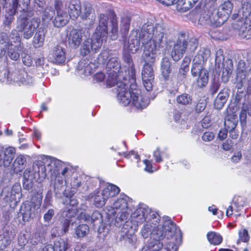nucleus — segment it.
Returning <instances> with one entry per match:
<instances>
[{
	"label": "nucleus",
	"mask_w": 251,
	"mask_h": 251,
	"mask_svg": "<svg viewBox=\"0 0 251 251\" xmlns=\"http://www.w3.org/2000/svg\"><path fill=\"white\" fill-rule=\"evenodd\" d=\"M185 43V33H180L171 52V56L174 61L179 60L186 52Z\"/></svg>",
	"instance_id": "11"
},
{
	"label": "nucleus",
	"mask_w": 251,
	"mask_h": 251,
	"mask_svg": "<svg viewBox=\"0 0 251 251\" xmlns=\"http://www.w3.org/2000/svg\"><path fill=\"white\" fill-rule=\"evenodd\" d=\"M164 155L163 152H161L158 149H157L153 152V157H154L155 161L157 163L161 162L163 161L162 157Z\"/></svg>",
	"instance_id": "60"
},
{
	"label": "nucleus",
	"mask_w": 251,
	"mask_h": 251,
	"mask_svg": "<svg viewBox=\"0 0 251 251\" xmlns=\"http://www.w3.org/2000/svg\"><path fill=\"white\" fill-rule=\"evenodd\" d=\"M191 74L193 77L198 76L197 84L200 87H205L208 81V73L205 68H192Z\"/></svg>",
	"instance_id": "18"
},
{
	"label": "nucleus",
	"mask_w": 251,
	"mask_h": 251,
	"mask_svg": "<svg viewBox=\"0 0 251 251\" xmlns=\"http://www.w3.org/2000/svg\"><path fill=\"white\" fill-rule=\"evenodd\" d=\"M123 59L130 69L131 78L128 80L124 77L123 81L117 82L116 89L118 100L124 106H127L131 103L137 109L144 108L149 104V100L137 87L135 70L131 56L128 53H125Z\"/></svg>",
	"instance_id": "2"
},
{
	"label": "nucleus",
	"mask_w": 251,
	"mask_h": 251,
	"mask_svg": "<svg viewBox=\"0 0 251 251\" xmlns=\"http://www.w3.org/2000/svg\"><path fill=\"white\" fill-rule=\"evenodd\" d=\"M68 243L63 239L55 241L52 246V251H65L67 249Z\"/></svg>",
	"instance_id": "45"
},
{
	"label": "nucleus",
	"mask_w": 251,
	"mask_h": 251,
	"mask_svg": "<svg viewBox=\"0 0 251 251\" xmlns=\"http://www.w3.org/2000/svg\"><path fill=\"white\" fill-rule=\"evenodd\" d=\"M111 32L113 34V39H115L117 37L118 33V24L117 20L115 17V15H113L112 18L111 20Z\"/></svg>",
	"instance_id": "50"
},
{
	"label": "nucleus",
	"mask_w": 251,
	"mask_h": 251,
	"mask_svg": "<svg viewBox=\"0 0 251 251\" xmlns=\"http://www.w3.org/2000/svg\"><path fill=\"white\" fill-rule=\"evenodd\" d=\"M54 6L57 12V15L53 21V24L54 25L57 27L64 26L69 21V16L66 11L62 10V2L61 1H55Z\"/></svg>",
	"instance_id": "12"
},
{
	"label": "nucleus",
	"mask_w": 251,
	"mask_h": 251,
	"mask_svg": "<svg viewBox=\"0 0 251 251\" xmlns=\"http://www.w3.org/2000/svg\"><path fill=\"white\" fill-rule=\"evenodd\" d=\"M30 0H9V4L17 10L21 8L22 14H24L27 11H32L28 8Z\"/></svg>",
	"instance_id": "28"
},
{
	"label": "nucleus",
	"mask_w": 251,
	"mask_h": 251,
	"mask_svg": "<svg viewBox=\"0 0 251 251\" xmlns=\"http://www.w3.org/2000/svg\"><path fill=\"white\" fill-rule=\"evenodd\" d=\"M108 17L101 14L99 16V24L90 38L85 40L80 48V53L83 56L87 55L91 52H97L102 46V36L107 34Z\"/></svg>",
	"instance_id": "4"
},
{
	"label": "nucleus",
	"mask_w": 251,
	"mask_h": 251,
	"mask_svg": "<svg viewBox=\"0 0 251 251\" xmlns=\"http://www.w3.org/2000/svg\"><path fill=\"white\" fill-rule=\"evenodd\" d=\"M152 221V223L156 225L160 221L158 213L148 207H140L137 208L131 215V221L128 222L126 229L124 228L123 232L126 235H131L137 230L139 225L144 222L147 223Z\"/></svg>",
	"instance_id": "5"
},
{
	"label": "nucleus",
	"mask_w": 251,
	"mask_h": 251,
	"mask_svg": "<svg viewBox=\"0 0 251 251\" xmlns=\"http://www.w3.org/2000/svg\"><path fill=\"white\" fill-rule=\"evenodd\" d=\"M45 37V32L44 29L41 27L39 28L32 40V44L34 47L39 48L42 47L44 43Z\"/></svg>",
	"instance_id": "29"
},
{
	"label": "nucleus",
	"mask_w": 251,
	"mask_h": 251,
	"mask_svg": "<svg viewBox=\"0 0 251 251\" xmlns=\"http://www.w3.org/2000/svg\"><path fill=\"white\" fill-rule=\"evenodd\" d=\"M185 42L186 52L187 53L194 52L198 45V40L195 37H189L186 33H185Z\"/></svg>",
	"instance_id": "30"
},
{
	"label": "nucleus",
	"mask_w": 251,
	"mask_h": 251,
	"mask_svg": "<svg viewBox=\"0 0 251 251\" xmlns=\"http://www.w3.org/2000/svg\"><path fill=\"white\" fill-rule=\"evenodd\" d=\"M130 23V19L129 17H123L121 20V29L124 30V32H126L129 29Z\"/></svg>",
	"instance_id": "53"
},
{
	"label": "nucleus",
	"mask_w": 251,
	"mask_h": 251,
	"mask_svg": "<svg viewBox=\"0 0 251 251\" xmlns=\"http://www.w3.org/2000/svg\"><path fill=\"white\" fill-rule=\"evenodd\" d=\"M210 53L211 51L208 49L205 48H201L193 60L192 68H204L203 65L205 63L207 59L210 56Z\"/></svg>",
	"instance_id": "14"
},
{
	"label": "nucleus",
	"mask_w": 251,
	"mask_h": 251,
	"mask_svg": "<svg viewBox=\"0 0 251 251\" xmlns=\"http://www.w3.org/2000/svg\"><path fill=\"white\" fill-rule=\"evenodd\" d=\"M80 17L83 20L87 21L86 25H88L91 27L93 26L95 21L96 16L94 11L90 6L87 4L84 5V8H81Z\"/></svg>",
	"instance_id": "23"
},
{
	"label": "nucleus",
	"mask_w": 251,
	"mask_h": 251,
	"mask_svg": "<svg viewBox=\"0 0 251 251\" xmlns=\"http://www.w3.org/2000/svg\"><path fill=\"white\" fill-rule=\"evenodd\" d=\"M176 101L182 105H189L192 103V98L188 94L184 93L177 97Z\"/></svg>",
	"instance_id": "46"
},
{
	"label": "nucleus",
	"mask_w": 251,
	"mask_h": 251,
	"mask_svg": "<svg viewBox=\"0 0 251 251\" xmlns=\"http://www.w3.org/2000/svg\"><path fill=\"white\" fill-rule=\"evenodd\" d=\"M54 215V211L52 209H50L44 216V219L46 222H49Z\"/></svg>",
	"instance_id": "63"
},
{
	"label": "nucleus",
	"mask_w": 251,
	"mask_h": 251,
	"mask_svg": "<svg viewBox=\"0 0 251 251\" xmlns=\"http://www.w3.org/2000/svg\"><path fill=\"white\" fill-rule=\"evenodd\" d=\"M106 67L110 72L106 82L107 85L110 87L116 86L117 82L121 81L120 76L118 75L121 69L118 58L116 56L110 57L107 63Z\"/></svg>",
	"instance_id": "10"
},
{
	"label": "nucleus",
	"mask_w": 251,
	"mask_h": 251,
	"mask_svg": "<svg viewBox=\"0 0 251 251\" xmlns=\"http://www.w3.org/2000/svg\"><path fill=\"white\" fill-rule=\"evenodd\" d=\"M112 57L110 53V51L108 50H103L99 55V60L102 63H104L109 57Z\"/></svg>",
	"instance_id": "55"
},
{
	"label": "nucleus",
	"mask_w": 251,
	"mask_h": 251,
	"mask_svg": "<svg viewBox=\"0 0 251 251\" xmlns=\"http://www.w3.org/2000/svg\"><path fill=\"white\" fill-rule=\"evenodd\" d=\"M46 2L45 0H33V6L36 10L41 11L46 6Z\"/></svg>",
	"instance_id": "52"
},
{
	"label": "nucleus",
	"mask_w": 251,
	"mask_h": 251,
	"mask_svg": "<svg viewBox=\"0 0 251 251\" xmlns=\"http://www.w3.org/2000/svg\"><path fill=\"white\" fill-rule=\"evenodd\" d=\"M26 159L23 155H19L17 157L13 164V169L15 173L21 172L25 168Z\"/></svg>",
	"instance_id": "35"
},
{
	"label": "nucleus",
	"mask_w": 251,
	"mask_h": 251,
	"mask_svg": "<svg viewBox=\"0 0 251 251\" xmlns=\"http://www.w3.org/2000/svg\"><path fill=\"white\" fill-rule=\"evenodd\" d=\"M8 81H13L17 83H21L23 85H31L33 82L32 77L29 75L26 72L22 71L18 73H8L7 75Z\"/></svg>",
	"instance_id": "16"
},
{
	"label": "nucleus",
	"mask_w": 251,
	"mask_h": 251,
	"mask_svg": "<svg viewBox=\"0 0 251 251\" xmlns=\"http://www.w3.org/2000/svg\"><path fill=\"white\" fill-rule=\"evenodd\" d=\"M247 67L245 62L243 60H240L237 64L236 69V87L238 89L242 88L245 82L247 76Z\"/></svg>",
	"instance_id": "20"
},
{
	"label": "nucleus",
	"mask_w": 251,
	"mask_h": 251,
	"mask_svg": "<svg viewBox=\"0 0 251 251\" xmlns=\"http://www.w3.org/2000/svg\"><path fill=\"white\" fill-rule=\"evenodd\" d=\"M234 117L235 116H233L232 120L229 119L227 117L226 118L225 121V126L226 129L227 130L235 128L237 125V121Z\"/></svg>",
	"instance_id": "48"
},
{
	"label": "nucleus",
	"mask_w": 251,
	"mask_h": 251,
	"mask_svg": "<svg viewBox=\"0 0 251 251\" xmlns=\"http://www.w3.org/2000/svg\"><path fill=\"white\" fill-rule=\"evenodd\" d=\"M141 33V31L139 34V39L135 37L130 36L128 42L127 43L125 42L124 45L125 50H128L129 51L132 53L136 52L138 50L140 46V41H141L140 38Z\"/></svg>",
	"instance_id": "26"
},
{
	"label": "nucleus",
	"mask_w": 251,
	"mask_h": 251,
	"mask_svg": "<svg viewBox=\"0 0 251 251\" xmlns=\"http://www.w3.org/2000/svg\"><path fill=\"white\" fill-rule=\"evenodd\" d=\"M164 28L157 24L154 27L151 23L145 24L142 28L140 38L144 47L141 60L145 64L152 65L155 61L157 49L160 48L164 37Z\"/></svg>",
	"instance_id": "3"
},
{
	"label": "nucleus",
	"mask_w": 251,
	"mask_h": 251,
	"mask_svg": "<svg viewBox=\"0 0 251 251\" xmlns=\"http://www.w3.org/2000/svg\"><path fill=\"white\" fill-rule=\"evenodd\" d=\"M15 149L13 147H9L4 151L3 164L5 166H9L13 159L15 154Z\"/></svg>",
	"instance_id": "36"
},
{
	"label": "nucleus",
	"mask_w": 251,
	"mask_h": 251,
	"mask_svg": "<svg viewBox=\"0 0 251 251\" xmlns=\"http://www.w3.org/2000/svg\"><path fill=\"white\" fill-rule=\"evenodd\" d=\"M79 220H83L85 222L91 223L94 225L100 223L102 220L101 214L98 211H94L90 216L85 212H80L78 216Z\"/></svg>",
	"instance_id": "25"
},
{
	"label": "nucleus",
	"mask_w": 251,
	"mask_h": 251,
	"mask_svg": "<svg viewBox=\"0 0 251 251\" xmlns=\"http://www.w3.org/2000/svg\"><path fill=\"white\" fill-rule=\"evenodd\" d=\"M45 8L42 19L43 22H48L53 18L55 11L53 8L50 6H47Z\"/></svg>",
	"instance_id": "44"
},
{
	"label": "nucleus",
	"mask_w": 251,
	"mask_h": 251,
	"mask_svg": "<svg viewBox=\"0 0 251 251\" xmlns=\"http://www.w3.org/2000/svg\"><path fill=\"white\" fill-rule=\"evenodd\" d=\"M232 8V3L229 1H226L220 6L219 12H223V14L226 18L231 13Z\"/></svg>",
	"instance_id": "43"
},
{
	"label": "nucleus",
	"mask_w": 251,
	"mask_h": 251,
	"mask_svg": "<svg viewBox=\"0 0 251 251\" xmlns=\"http://www.w3.org/2000/svg\"><path fill=\"white\" fill-rule=\"evenodd\" d=\"M98 66L97 64L89 62L88 60H82L78 62L77 68L81 72L80 74L88 75H91Z\"/></svg>",
	"instance_id": "24"
},
{
	"label": "nucleus",
	"mask_w": 251,
	"mask_h": 251,
	"mask_svg": "<svg viewBox=\"0 0 251 251\" xmlns=\"http://www.w3.org/2000/svg\"><path fill=\"white\" fill-rule=\"evenodd\" d=\"M6 14L4 16L3 24L5 25L9 26L14 20V15L16 12L15 8H13L9 4V7L4 8Z\"/></svg>",
	"instance_id": "34"
},
{
	"label": "nucleus",
	"mask_w": 251,
	"mask_h": 251,
	"mask_svg": "<svg viewBox=\"0 0 251 251\" xmlns=\"http://www.w3.org/2000/svg\"><path fill=\"white\" fill-rule=\"evenodd\" d=\"M172 71L171 62L168 58H163L161 62V72L162 76L165 79H168Z\"/></svg>",
	"instance_id": "33"
},
{
	"label": "nucleus",
	"mask_w": 251,
	"mask_h": 251,
	"mask_svg": "<svg viewBox=\"0 0 251 251\" xmlns=\"http://www.w3.org/2000/svg\"><path fill=\"white\" fill-rule=\"evenodd\" d=\"M206 106V103L205 101L203 100H200L196 105V111L198 113H200L204 110Z\"/></svg>",
	"instance_id": "62"
},
{
	"label": "nucleus",
	"mask_w": 251,
	"mask_h": 251,
	"mask_svg": "<svg viewBox=\"0 0 251 251\" xmlns=\"http://www.w3.org/2000/svg\"><path fill=\"white\" fill-rule=\"evenodd\" d=\"M67 9L70 18L73 20H76L79 16H80L81 2L79 0H70Z\"/></svg>",
	"instance_id": "22"
},
{
	"label": "nucleus",
	"mask_w": 251,
	"mask_h": 251,
	"mask_svg": "<svg viewBox=\"0 0 251 251\" xmlns=\"http://www.w3.org/2000/svg\"><path fill=\"white\" fill-rule=\"evenodd\" d=\"M70 220L68 219L64 218V220L62 223V230L61 231V232L57 233L58 235H60V234H65L68 231V228L70 226Z\"/></svg>",
	"instance_id": "58"
},
{
	"label": "nucleus",
	"mask_w": 251,
	"mask_h": 251,
	"mask_svg": "<svg viewBox=\"0 0 251 251\" xmlns=\"http://www.w3.org/2000/svg\"><path fill=\"white\" fill-rule=\"evenodd\" d=\"M33 11H27L17 18L16 29L22 33L23 38L28 40L31 38L38 29L40 20L37 17H31Z\"/></svg>",
	"instance_id": "7"
},
{
	"label": "nucleus",
	"mask_w": 251,
	"mask_h": 251,
	"mask_svg": "<svg viewBox=\"0 0 251 251\" xmlns=\"http://www.w3.org/2000/svg\"><path fill=\"white\" fill-rule=\"evenodd\" d=\"M247 114L251 116V102L245 103L243 104L240 115L242 122H246Z\"/></svg>",
	"instance_id": "42"
},
{
	"label": "nucleus",
	"mask_w": 251,
	"mask_h": 251,
	"mask_svg": "<svg viewBox=\"0 0 251 251\" xmlns=\"http://www.w3.org/2000/svg\"><path fill=\"white\" fill-rule=\"evenodd\" d=\"M21 188L19 185H14L12 189L9 187L4 188L1 192V196L6 201H12L17 200V197L18 199L21 196L20 193Z\"/></svg>",
	"instance_id": "21"
},
{
	"label": "nucleus",
	"mask_w": 251,
	"mask_h": 251,
	"mask_svg": "<svg viewBox=\"0 0 251 251\" xmlns=\"http://www.w3.org/2000/svg\"><path fill=\"white\" fill-rule=\"evenodd\" d=\"M105 78V75L102 72H99L96 74L94 76L93 79L94 80H96V82H101L104 80Z\"/></svg>",
	"instance_id": "64"
},
{
	"label": "nucleus",
	"mask_w": 251,
	"mask_h": 251,
	"mask_svg": "<svg viewBox=\"0 0 251 251\" xmlns=\"http://www.w3.org/2000/svg\"><path fill=\"white\" fill-rule=\"evenodd\" d=\"M3 36H0V57L4 56L5 54V48L8 47L6 42L3 40Z\"/></svg>",
	"instance_id": "57"
},
{
	"label": "nucleus",
	"mask_w": 251,
	"mask_h": 251,
	"mask_svg": "<svg viewBox=\"0 0 251 251\" xmlns=\"http://www.w3.org/2000/svg\"><path fill=\"white\" fill-rule=\"evenodd\" d=\"M17 29H13L9 35V38L6 44L8 46H14L18 50L24 49V45L21 43V39Z\"/></svg>",
	"instance_id": "27"
},
{
	"label": "nucleus",
	"mask_w": 251,
	"mask_h": 251,
	"mask_svg": "<svg viewBox=\"0 0 251 251\" xmlns=\"http://www.w3.org/2000/svg\"><path fill=\"white\" fill-rule=\"evenodd\" d=\"M225 57L224 52L222 49L218 50L215 54V66L220 68L222 65V63L224 62Z\"/></svg>",
	"instance_id": "47"
},
{
	"label": "nucleus",
	"mask_w": 251,
	"mask_h": 251,
	"mask_svg": "<svg viewBox=\"0 0 251 251\" xmlns=\"http://www.w3.org/2000/svg\"><path fill=\"white\" fill-rule=\"evenodd\" d=\"M24 179L26 181L32 182L33 180L38 181L39 179L37 177L36 172H35L34 167L26 169L24 173Z\"/></svg>",
	"instance_id": "37"
},
{
	"label": "nucleus",
	"mask_w": 251,
	"mask_h": 251,
	"mask_svg": "<svg viewBox=\"0 0 251 251\" xmlns=\"http://www.w3.org/2000/svg\"><path fill=\"white\" fill-rule=\"evenodd\" d=\"M76 215V209L72 208L71 209H68L63 212L62 216L64 218L68 219L74 217Z\"/></svg>",
	"instance_id": "54"
},
{
	"label": "nucleus",
	"mask_w": 251,
	"mask_h": 251,
	"mask_svg": "<svg viewBox=\"0 0 251 251\" xmlns=\"http://www.w3.org/2000/svg\"><path fill=\"white\" fill-rule=\"evenodd\" d=\"M120 191V188L115 185L109 184L100 192L94 191L89 197L93 199L94 204L98 208L103 207L107 201L117 195Z\"/></svg>",
	"instance_id": "8"
},
{
	"label": "nucleus",
	"mask_w": 251,
	"mask_h": 251,
	"mask_svg": "<svg viewBox=\"0 0 251 251\" xmlns=\"http://www.w3.org/2000/svg\"><path fill=\"white\" fill-rule=\"evenodd\" d=\"M207 238L210 243L214 245L220 244L223 240L220 234L212 231L209 232L207 234Z\"/></svg>",
	"instance_id": "38"
},
{
	"label": "nucleus",
	"mask_w": 251,
	"mask_h": 251,
	"mask_svg": "<svg viewBox=\"0 0 251 251\" xmlns=\"http://www.w3.org/2000/svg\"><path fill=\"white\" fill-rule=\"evenodd\" d=\"M217 72H222V79L224 83L227 82L233 70V63L231 60L227 59L224 62L222 63L220 68L215 66Z\"/></svg>",
	"instance_id": "19"
},
{
	"label": "nucleus",
	"mask_w": 251,
	"mask_h": 251,
	"mask_svg": "<svg viewBox=\"0 0 251 251\" xmlns=\"http://www.w3.org/2000/svg\"><path fill=\"white\" fill-rule=\"evenodd\" d=\"M161 225L151 222L145 223L141 231L144 238L150 236V241L142 251H176L181 243V232L179 227L168 217L163 219Z\"/></svg>",
	"instance_id": "1"
},
{
	"label": "nucleus",
	"mask_w": 251,
	"mask_h": 251,
	"mask_svg": "<svg viewBox=\"0 0 251 251\" xmlns=\"http://www.w3.org/2000/svg\"><path fill=\"white\" fill-rule=\"evenodd\" d=\"M43 196L41 192H34L31 195L30 204L22 206L20 213L24 221H28L32 213L39 209L41 205Z\"/></svg>",
	"instance_id": "9"
},
{
	"label": "nucleus",
	"mask_w": 251,
	"mask_h": 251,
	"mask_svg": "<svg viewBox=\"0 0 251 251\" xmlns=\"http://www.w3.org/2000/svg\"><path fill=\"white\" fill-rule=\"evenodd\" d=\"M128 197L125 195L120 197L113 203V206L107 208V215L109 217H114L115 218V226L120 227L123 226V228L126 229L128 226L127 220L130 214V209L128 206Z\"/></svg>",
	"instance_id": "6"
},
{
	"label": "nucleus",
	"mask_w": 251,
	"mask_h": 251,
	"mask_svg": "<svg viewBox=\"0 0 251 251\" xmlns=\"http://www.w3.org/2000/svg\"><path fill=\"white\" fill-rule=\"evenodd\" d=\"M8 50V55L9 57L13 60H17L20 58L21 52L23 49L20 50L14 46H8L7 48Z\"/></svg>",
	"instance_id": "39"
},
{
	"label": "nucleus",
	"mask_w": 251,
	"mask_h": 251,
	"mask_svg": "<svg viewBox=\"0 0 251 251\" xmlns=\"http://www.w3.org/2000/svg\"><path fill=\"white\" fill-rule=\"evenodd\" d=\"M84 31L82 28H73L68 35L69 46L73 48H77L81 43Z\"/></svg>",
	"instance_id": "13"
},
{
	"label": "nucleus",
	"mask_w": 251,
	"mask_h": 251,
	"mask_svg": "<svg viewBox=\"0 0 251 251\" xmlns=\"http://www.w3.org/2000/svg\"><path fill=\"white\" fill-rule=\"evenodd\" d=\"M239 240L237 241V244L240 241L247 242L250 239V236L247 229L244 228L238 231Z\"/></svg>",
	"instance_id": "49"
},
{
	"label": "nucleus",
	"mask_w": 251,
	"mask_h": 251,
	"mask_svg": "<svg viewBox=\"0 0 251 251\" xmlns=\"http://www.w3.org/2000/svg\"><path fill=\"white\" fill-rule=\"evenodd\" d=\"M142 77L144 86L147 91L151 90L152 82L154 79L153 70L151 64H144L142 71Z\"/></svg>",
	"instance_id": "15"
},
{
	"label": "nucleus",
	"mask_w": 251,
	"mask_h": 251,
	"mask_svg": "<svg viewBox=\"0 0 251 251\" xmlns=\"http://www.w3.org/2000/svg\"><path fill=\"white\" fill-rule=\"evenodd\" d=\"M49 59L54 64L63 63L66 60L65 49L60 45L56 46L50 54Z\"/></svg>",
	"instance_id": "17"
},
{
	"label": "nucleus",
	"mask_w": 251,
	"mask_h": 251,
	"mask_svg": "<svg viewBox=\"0 0 251 251\" xmlns=\"http://www.w3.org/2000/svg\"><path fill=\"white\" fill-rule=\"evenodd\" d=\"M176 10L180 12H185L196 3L198 0H177Z\"/></svg>",
	"instance_id": "32"
},
{
	"label": "nucleus",
	"mask_w": 251,
	"mask_h": 251,
	"mask_svg": "<svg viewBox=\"0 0 251 251\" xmlns=\"http://www.w3.org/2000/svg\"><path fill=\"white\" fill-rule=\"evenodd\" d=\"M215 134L211 131H207L203 133L202 139L205 142H210L214 139Z\"/></svg>",
	"instance_id": "59"
},
{
	"label": "nucleus",
	"mask_w": 251,
	"mask_h": 251,
	"mask_svg": "<svg viewBox=\"0 0 251 251\" xmlns=\"http://www.w3.org/2000/svg\"><path fill=\"white\" fill-rule=\"evenodd\" d=\"M89 232V226L86 224H81L75 228V235L77 238H82L87 235Z\"/></svg>",
	"instance_id": "41"
},
{
	"label": "nucleus",
	"mask_w": 251,
	"mask_h": 251,
	"mask_svg": "<svg viewBox=\"0 0 251 251\" xmlns=\"http://www.w3.org/2000/svg\"><path fill=\"white\" fill-rule=\"evenodd\" d=\"M35 172H36L38 179H44L46 176V168L42 162L33 166Z\"/></svg>",
	"instance_id": "40"
},
{
	"label": "nucleus",
	"mask_w": 251,
	"mask_h": 251,
	"mask_svg": "<svg viewBox=\"0 0 251 251\" xmlns=\"http://www.w3.org/2000/svg\"><path fill=\"white\" fill-rule=\"evenodd\" d=\"M15 236V234L13 233L11 230H6L3 233V237L7 243L11 242L14 239Z\"/></svg>",
	"instance_id": "56"
},
{
	"label": "nucleus",
	"mask_w": 251,
	"mask_h": 251,
	"mask_svg": "<svg viewBox=\"0 0 251 251\" xmlns=\"http://www.w3.org/2000/svg\"><path fill=\"white\" fill-rule=\"evenodd\" d=\"M229 95L226 91H221L215 100L214 105L217 109H221L226 103Z\"/></svg>",
	"instance_id": "31"
},
{
	"label": "nucleus",
	"mask_w": 251,
	"mask_h": 251,
	"mask_svg": "<svg viewBox=\"0 0 251 251\" xmlns=\"http://www.w3.org/2000/svg\"><path fill=\"white\" fill-rule=\"evenodd\" d=\"M50 163L48 165V167L50 166V167H55L56 168V169L53 171V173L54 174L56 171H58V167H59V166L61 165V164H62V163L60 161L54 159H50Z\"/></svg>",
	"instance_id": "61"
},
{
	"label": "nucleus",
	"mask_w": 251,
	"mask_h": 251,
	"mask_svg": "<svg viewBox=\"0 0 251 251\" xmlns=\"http://www.w3.org/2000/svg\"><path fill=\"white\" fill-rule=\"evenodd\" d=\"M220 85L221 83L219 79L214 78L211 82L210 86V91L211 94L213 95L215 94L219 89Z\"/></svg>",
	"instance_id": "51"
}]
</instances>
